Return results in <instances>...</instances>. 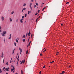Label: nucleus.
Masks as SVG:
<instances>
[{
	"label": "nucleus",
	"instance_id": "44",
	"mask_svg": "<svg viewBox=\"0 0 74 74\" xmlns=\"http://www.w3.org/2000/svg\"><path fill=\"white\" fill-rule=\"evenodd\" d=\"M3 55H2V56H1V58H3Z\"/></svg>",
	"mask_w": 74,
	"mask_h": 74
},
{
	"label": "nucleus",
	"instance_id": "10",
	"mask_svg": "<svg viewBox=\"0 0 74 74\" xmlns=\"http://www.w3.org/2000/svg\"><path fill=\"white\" fill-rule=\"evenodd\" d=\"M30 36V32H29L28 33V36L29 37Z\"/></svg>",
	"mask_w": 74,
	"mask_h": 74
},
{
	"label": "nucleus",
	"instance_id": "19",
	"mask_svg": "<svg viewBox=\"0 0 74 74\" xmlns=\"http://www.w3.org/2000/svg\"><path fill=\"white\" fill-rule=\"evenodd\" d=\"M29 14H30V11H28V14L29 15Z\"/></svg>",
	"mask_w": 74,
	"mask_h": 74
},
{
	"label": "nucleus",
	"instance_id": "48",
	"mask_svg": "<svg viewBox=\"0 0 74 74\" xmlns=\"http://www.w3.org/2000/svg\"><path fill=\"white\" fill-rule=\"evenodd\" d=\"M61 26H63V24H61Z\"/></svg>",
	"mask_w": 74,
	"mask_h": 74
},
{
	"label": "nucleus",
	"instance_id": "3",
	"mask_svg": "<svg viewBox=\"0 0 74 74\" xmlns=\"http://www.w3.org/2000/svg\"><path fill=\"white\" fill-rule=\"evenodd\" d=\"M5 34H6V32L5 31L3 32L2 34V36H5Z\"/></svg>",
	"mask_w": 74,
	"mask_h": 74
},
{
	"label": "nucleus",
	"instance_id": "1",
	"mask_svg": "<svg viewBox=\"0 0 74 74\" xmlns=\"http://www.w3.org/2000/svg\"><path fill=\"white\" fill-rule=\"evenodd\" d=\"M32 3H31L29 5V7L30 8L31 11L32 10Z\"/></svg>",
	"mask_w": 74,
	"mask_h": 74
},
{
	"label": "nucleus",
	"instance_id": "7",
	"mask_svg": "<svg viewBox=\"0 0 74 74\" xmlns=\"http://www.w3.org/2000/svg\"><path fill=\"white\" fill-rule=\"evenodd\" d=\"M23 20V19H21L20 20V22L21 23H22L23 22V21H22Z\"/></svg>",
	"mask_w": 74,
	"mask_h": 74
},
{
	"label": "nucleus",
	"instance_id": "53",
	"mask_svg": "<svg viewBox=\"0 0 74 74\" xmlns=\"http://www.w3.org/2000/svg\"><path fill=\"white\" fill-rule=\"evenodd\" d=\"M4 55V54L3 53H2V55Z\"/></svg>",
	"mask_w": 74,
	"mask_h": 74
},
{
	"label": "nucleus",
	"instance_id": "49",
	"mask_svg": "<svg viewBox=\"0 0 74 74\" xmlns=\"http://www.w3.org/2000/svg\"><path fill=\"white\" fill-rule=\"evenodd\" d=\"M0 32H1V30L0 29Z\"/></svg>",
	"mask_w": 74,
	"mask_h": 74
},
{
	"label": "nucleus",
	"instance_id": "11",
	"mask_svg": "<svg viewBox=\"0 0 74 74\" xmlns=\"http://www.w3.org/2000/svg\"><path fill=\"white\" fill-rule=\"evenodd\" d=\"M11 62H12V58H11V59L10 60V63H11Z\"/></svg>",
	"mask_w": 74,
	"mask_h": 74
},
{
	"label": "nucleus",
	"instance_id": "26",
	"mask_svg": "<svg viewBox=\"0 0 74 74\" xmlns=\"http://www.w3.org/2000/svg\"><path fill=\"white\" fill-rule=\"evenodd\" d=\"M23 10H26V8H23Z\"/></svg>",
	"mask_w": 74,
	"mask_h": 74
},
{
	"label": "nucleus",
	"instance_id": "14",
	"mask_svg": "<svg viewBox=\"0 0 74 74\" xmlns=\"http://www.w3.org/2000/svg\"><path fill=\"white\" fill-rule=\"evenodd\" d=\"M10 22H12V19H11V18H10Z\"/></svg>",
	"mask_w": 74,
	"mask_h": 74
},
{
	"label": "nucleus",
	"instance_id": "38",
	"mask_svg": "<svg viewBox=\"0 0 74 74\" xmlns=\"http://www.w3.org/2000/svg\"><path fill=\"white\" fill-rule=\"evenodd\" d=\"M45 65H44V66L43 67V68H45Z\"/></svg>",
	"mask_w": 74,
	"mask_h": 74
},
{
	"label": "nucleus",
	"instance_id": "2",
	"mask_svg": "<svg viewBox=\"0 0 74 74\" xmlns=\"http://www.w3.org/2000/svg\"><path fill=\"white\" fill-rule=\"evenodd\" d=\"M25 60H24L23 61V60H22V62L21 61H20V62H21V64H22V63H25Z\"/></svg>",
	"mask_w": 74,
	"mask_h": 74
},
{
	"label": "nucleus",
	"instance_id": "57",
	"mask_svg": "<svg viewBox=\"0 0 74 74\" xmlns=\"http://www.w3.org/2000/svg\"><path fill=\"white\" fill-rule=\"evenodd\" d=\"M23 10H23H23H22V12H23Z\"/></svg>",
	"mask_w": 74,
	"mask_h": 74
},
{
	"label": "nucleus",
	"instance_id": "41",
	"mask_svg": "<svg viewBox=\"0 0 74 74\" xmlns=\"http://www.w3.org/2000/svg\"><path fill=\"white\" fill-rule=\"evenodd\" d=\"M36 5H38V3H36Z\"/></svg>",
	"mask_w": 74,
	"mask_h": 74
},
{
	"label": "nucleus",
	"instance_id": "8",
	"mask_svg": "<svg viewBox=\"0 0 74 74\" xmlns=\"http://www.w3.org/2000/svg\"><path fill=\"white\" fill-rule=\"evenodd\" d=\"M10 37L9 38V40H10V39H11V35L10 34Z\"/></svg>",
	"mask_w": 74,
	"mask_h": 74
},
{
	"label": "nucleus",
	"instance_id": "52",
	"mask_svg": "<svg viewBox=\"0 0 74 74\" xmlns=\"http://www.w3.org/2000/svg\"><path fill=\"white\" fill-rule=\"evenodd\" d=\"M18 58H19V56H18Z\"/></svg>",
	"mask_w": 74,
	"mask_h": 74
},
{
	"label": "nucleus",
	"instance_id": "37",
	"mask_svg": "<svg viewBox=\"0 0 74 74\" xmlns=\"http://www.w3.org/2000/svg\"><path fill=\"white\" fill-rule=\"evenodd\" d=\"M40 12V10H38V13H39V12Z\"/></svg>",
	"mask_w": 74,
	"mask_h": 74
},
{
	"label": "nucleus",
	"instance_id": "40",
	"mask_svg": "<svg viewBox=\"0 0 74 74\" xmlns=\"http://www.w3.org/2000/svg\"><path fill=\"white\" fill-rule=\"evenodd\" d=\"M38 14V13H36V14H35V15H37Z\"/></svg>",
	"mask_w": 74,
	"mask_h": 74
},
{
	"label": "nucleus",
	"instance_id": "35",
	"mask_svg": "<svg viewBox=\"0 0 74 74\" xmlns=\"http://www.w3.org/2000/svg\"><path fill=\"white\" fill-rule=\"evenodd\" d=\"M14 53V50H13L12 53Z\"/></svg>",
	"mask_w": 74,
	"mask_h": 74
},
{
	"label": "nucleus",
	"instance_id": "61",
	"mask_svg": "<svg viewBox=\"0 0 74 74\" xmlns=\"http://www.w3.org/2000/svg\"><path fill=\"white\" fill-rule=\"evenodd\" d=\"M71 66H69V67H70Z\"/></svg>",
	"mask_w": 74,
	"mask_h": 74
},
{
	"label": "nucleus",
	"instance_id": "33",
	"mask_svg": "<svg viewBox=\"0 0 74 74\" xmlns=\"http://www.w3.org/2000/svg\"><path fill=\"white\" fill-rule=\"evenodd\" d=\"M22 18L23 19V18H24V16H23Z\"/></svg>",
	"mask_w": 74,
	"mask_h": 74
},
{
	"label": "nucleus",
	"instance_id": "34",
	"mask_svg": "<svg viewBox=\"0 0 74 74\" xmlns=\"http://www.w3.org/2000/svg\"><path fill=\"white\" fill-rule=\"evenodd\" d=\"M53 62H54V61H53L52 62H50V63H53Z\"/></svg>",
	"mask_w": 74,
	"mask_h": 74
},
{
	"label": "nucleus",
	"instance_id": "5",
	"mask_svg": "<svg viewBox=\"0 0 74 74\" xmlns=\"http://www.w3.org/2000/svg\"><path fill=\"white\" fill-rule=\"evenodd\" d=\"M19 49L21 52L20 54H21V53H22V49H21L20 47L19 48Z\"/></svg>",
	"mask_w": 74,
	"mask_h": 74
},
{
	"label": "nucleus",
	"instance_id": "51",
	"mask_svg": "<svg viewBox=\"0 0 74 74\" xmlns=\"http://www.w3.org/2000/svg\"><path fill=\"white\" fill-rule=\"evenodd\" d=\"M4 42H5V39H4Z\"/></svg>",
	"mask_w": 74,
	"mask_h": 74
},
{
	"label": "nucleus",
	"instance_id": "25",
	"mask_svg": "<svg viewBox=\"0 0 74 74\" xmlns=\"http://www.w3.org/2000/svg\"><path fill=\"white\" fill-rule=\"evenodd\" d=\"M14 11L12 12V13H11L12 14H12H13V13H14Z\"/></svg>",
	"mask_w": 74,
	"mask_h": 74
},
{
	"label": "nucleus",
	"instance_id": "6",
	"mask_svg": "<svg viewBox=\"0 0 74 74\" xmlns=\"http://www.w3.org/2000/svg\"><path fill=\"white\" fill-rule=\"evenodd\" d=\"M1 19L2 21H4V17L3 16H2Z\"/></svg>",
	"mask_w": 74,
	"mask_h": 74
},
{
	"label": "nucleus",
	"instance_id": "22",
	"mask_svg": "<svg viewBox=\"0 0 74 74\" xmlns=\"http://www.w3.org/2000/svg\"><path fill=\"white\" fill-rule=\"evenodd\" d=\"M23 42H25V39H23Z\"/></svg>",
	"mask_w": 74,
	"mask_h": 74
},
{
	"label": "nucleus",
	"instance_id": "39",
	"mask_svg": "<svg viewBox=\"0 0 74 74\" xmlns=\"http://www.w3.org/2000/svg\"><path fill=\"white\" fill-rule=\"evenodd\" d=\"M3 63H4V60H3Z\"/></svg>",
	"mask_w": 74,
	"mask_h": 74
},
{
	"label": "nucleus",
	"instance_id": "9",
	"mask_svg": "<svg viewBox=\"0 0 74 74\" xmlns=\"http://www.w3.org/2000/svg\"><path fill=\"white\" fill-rule=\"evenodd\" d=\"M45 8H46L45 7L44 8H43L42 10V11H44V10H45Z\"/></svg>",
	"mask_w": 74,
	"mask_h": 74
},
{
	"label": "nucleus",
	"instance_id": "4",
	"mask_svg": "<svg viewBox=\"0 0 74 74\" xmlns=\"http://www.w3.org/2000/svg\"><path fill=\"white\" fill-rule=\"evenodd\" d=\"M5 70L6 71H9V70H10V68H9V67H8L7 68H6L5 69Z\"/></svg>",
	"mask_w": 74,
	"mask_h": 74
},
{
	"label": "nucleus",
	"instance_id": "64",
	"mask_svg": "<svg viewBox=\"0 0 74 74\" xmlns=\"http://www.w3.org/2000/svg\"><path fill=\"white\" fill-rule=\"evenodd\" d=\"M62 74V73H60V74Z\"/></svg>",
	"mask_w": 74,
	"mask_h": 74
},
{
	"label": "nucleus",
	"instance_id": "55",
	"mask_svg": "<svg viewBox=\"0 0 74 74\" xmlns=\"http://www.w3.org/2000/svg\"><path fill=\"white\" fill-rule=\"evenodd\" d=\"M56 55H58V53H57Z\"/></svg>",
	"mask_w": 74,
	"mask_h": 74
},
{
	"label": "nucleus",
	"instance_id": "12",
	"mask_svg": "<svg viewBox=\"0 0 74 74\" xmlns=\"http://www.w3.org/2000/svg\"><path fill=\"white\" fill-rule=\"evenodd\" d=\"M28 50H27L26 52V54H27V53H28Z\"/></svg>",
	"mask_w": 74,
	"mask_h": 74
},
{
	"label": "nucleus",
	"instance_id": "16",
	"mask_svg": "<svg viewBox=\"0 0 74 74\" xmlns=\"http://www.w3.org/2000/svg\"><path fill=\"white\" fill-rule=\"evenodd\" d=\"M64 73H65L64 71H63L62 72V73H62V74H63Z\"/></svg>",
	"mask_w": 74,
	"mask_h": 74
},
{
	"label": "nucleus",
	"instance_id": "31",
	"mask_svg": "<svg viewBox=\"0 0 74 74\" xmlns=\"http://www.w3.org/2000/svg\"><path fill=\"white\" fill-rule=\"evenodd\" d=\"M42 56V54L41 53L40 54V56Z\"/></svg>",
	"mask_w": 74,
	"mask_h": 74
},
{
	"label": "nucleus",
	"instance_id": "13",
	"mask_svg": "<svg viewBox=\"0 0 74 74\" xmlns=\"http://www.w3.org/2000/svg\"><path fill=\"white\" fill-rule=\"evenodd\" d=\"M14 45L15 46H16V42H14Z\"/></svg>",
	"mask_w": 74,
	"mask_h": 74
},
{
	"label": "nucleus",
	"instance_id": "42",
	"mask_svg": "<svg viewBox=\"0 0 74 74\" xmlns=\"http://www.w3.org/2000/svg\"><path fill=\"white\" fill-rule=\"evenodd\" d=\"M28 34L27 33V34H26V36L27 37V36Z\"/></svg>",
	"mask_w": 74,
	"mask_h": 74
},
{
	"label": "nucleus",
	"instance_id": "62",
	"mask_svg": "<svg viewBox=\"0 0 74 74\" xmlns=\"http://www.w3.org/2000/svg\"><path fill=\"white\" fill-rule=\"evenodd\" d=\"M29 32L30 33V30H29Z\"/></svg>",
	"mask_w": 74,
	"mask_h": 74
},
{
	"label": "nucleus",
	"instance_id": "60",
	"mask_svg": "<svg viewBox=\"0 0 74 74\" xmlns=\"http://www.w3.org/2000/svg\"><path fill=\"white\" fill-rule=\"evenodd\" d=\"M57 53H58V54L59 53V52H58Z\"/></svg>",
	"mask_w": 74,
	"mask_h": 74
},
{
	"label": "nucleus",
	"instance_id": "50",
	"mask_svg": "<svg viewBox=\"0 0 74 74\" xmlns=\"http://www.w3.org/2000/svg\"><path fill=\"white\" fill-rule=\"evenodd\" d=\"M29 45H30V43H29Z\"/></svg>",
	"mask_w": 74,
	"mask_h": 74
},
{
	"label": "nucleus",
	"instance_id": "32",
	"mask_svg": "<svg viewBox=\"0 0 74 74\" xmlns=\"http://www.w3.org/2000/svg\"><path fill=\"white\" fill-rule=\"evenodd\" d=\"M69 2H66V4H69Z\"/></svg>",
	"mask_w": 74,
	"mask_h": 74
},
{
	"label": "nucleus",
	"instance_id": "46",
	"mask_svg": "<svg viewBox=\"0 0 74 74\" xmlns=\"http://www.w3.org/2000/svg\"><path fill=\"white\" fill-rule=\"evenodd\" d=\"M1 29V27H0V29Z\"/></svg>",
	"mask_w": 74,
	"mask_h": 74
},
{
	"label": "nucleus",
	"instance_id": "20",
	"mask_svg": "<svg viewBox=\"0 0 74 74\" xmlns=\"http://www.w3.org/2000/svg\"><path fill=\"white\" fill-rule=\"evenodd\" d=\"M5 64H6V65H8V62H7Z\"/></svg>",
	"mask_w": 74,
	"mask_h": 74
},
{
	"label": "nucleus",
	"instance_id": "27",
	"mask_svg": "<svg viewBox=\"0 0 74 74\" xmlns=\"http://www.w3.org/2000/svg\"><path fill=\"white\" fill-rule=\"evenodd\" d=\"M26 16H27V14H25V17H26Z\"/></svg>",
	"mask_w": 74,
	"mask_h": 74
},
{
	"label": "nucleus",
	"instance_id": "54",
	"mask_svg": "<svg viewBox=\"0 0 74 74\" xmlns=\"http://www.w3.org/2000/svg\"><path fill=\"white\" fill-rule=\"evenodd\" d=\"M17 64H18V61H17Z\"/></svg>",
	"mask_w": 74,
	"mask_h": 74
},
{
	"label": "nucleus",
	"instance_id": "36",
	"mask_svg": "<svg viewBox=\"0 0 74 74\" xmlns=\"http://www.w3.org/2000/svg\"><path fill=\"white\" fill-rule=\"evenodd\" d=\"M46 51V49L44 51H43V52H45Z\"/></svg>",
	"mask_w": 74,
	"mask_h": 74
},
{
	"label": "nucleus",
	"instance_id": "59",
	"mask_svg": "<svg viewBox=\"0 0 74 74\" xmlns=\"http://www.w3.org/2000/svg\"><path fill=\"white\" fill-rule=\"evenodd\" d=\"M19 55V54L18 53L17 54V55Z\"/></svg>",
	"mask_w": 74,
	"mask_h": 74
},
{
	"label": "nucleus",
	"instance_id": "28",
	"mask_svg": "<svg viewBox=\"0 0 74 74\" xmlns=\"http://www.w3.org/2000/svg\"><path fill=\"white\" fill-rule=\"evenodd\" d=\"M13 70H15V67H14V66H13Z\"/></svg>",
	"mask_w": 74,
	"mask_h": 74
},
{
	"label": "nucleus",
	"instance_id": "15",
	"mask_svg": "<svg viewBox=\"0 0 74 74\" xmlns=\"http://www.w3.org/2000/svg\"><path fill=\"white\" fill-rule=\"evenodd\" d=\"M38 18H38L36 20V22H37V21H38Z\"/></svg>",
	"mask_w": 74,
	"mask_h": 74
},
{
	"label": "nucleus",
	"instance_id": "23",
	"mask_svg": "<svg viewBox=\"0 0 74 74\" xmlns=\"http://www.w3.org/2000/svg\"><path fill=\"white\" fill-rule=\"evenodd\" d=\"M3 70L4 71H5V67H4V68H3Z\"/></svg>",
	"mask_w": 74,
	"mask_h": 74
},
{
	"label": "nucleus",
	"instance_id": "56",
	"mask_svg": "<svg viewBox=\"0 0 74 74\" xmlns=\"http://www.w3.org/2000/svg\"><path fill=\"white\" fill-rule=\"evenodd\" d=\"M16 22H18V19H17V20H16Z\"/></svg>",
	"mask_w": 74,
	"mask_h": 74
},
{
	"label": "nucleus",
	"instance_id": "43",
	"mask_svg": "<svg viewBox=\"0 0 74 74\" xmlns=\"http://www.w3.org/2000/svg\"><path fill=\"white\" fill-rule=\"evenodd\" d=\"M32 37H33V35L32 34L31 35V38H32Z\"/></svg>",
	"mask_w": 74,
	"mask_h": 74
},
{
	"label": "nucleus",
	"instance_id": "17",
	"mask_svg": "<svg viewBox=\"0 0 74 74\" xmlns=\"http://www.w3.org/2000/svg\"><path fill=\"white\" fill-rule=\"evenodd\" d=\"M0 73H2V71H1V69H0Z\"/></svg>",
	"mask_w": 74,
	"mask_h": 74
},
{
	"label": "nucleus",
	"instance_id": "21",
	"mask_svg": "<svg viewBox=\"0 0 74 74\" xmlns=\"http://www.w3.org/2000/svg\"><path fill=\"white\" fill-rule=\"evenodd\" d=\"M11 71L12 72V71H13V69H11Z\"/></svg>",
	"mask_w": 74,
	"mask_h": 74
},
{
	"label": "nucleus",
	"instance_id": "29",
	"mask_svg": "<svg viewBox=\"0 0 74 74\" xmlns=\"http://www.w3.org/2000/svg\"><path fill=\"white\" fill-rule=\"evenodd\" d=\"M26 5V3H24V5H23V6H25V5Z\"/></svg>",
	"mask_w": 74,
	"mask_h": 74
},
{
	"label": "nucleus",
	"instance_id": "47",
	"mask_svg": "<svg viewBox=\"0 0 74 74\" xmlns=\"http://www.w3.org/2000/svg\"><path fill=\"white\" fill-rule=\"evenodd\" d=\"M36 7V5H34V7Z\"/></svg>",
	"mask_w": 74,
	"mask_h": 74
},
{
	"label": "nucleus",
	"instance_id": "18",
	"mask_svg": "<svg viewBox=\"0 0 74 74\" xmlns=\"http://www.w3.org/2000/svg\"><path fill=\"white\" fill-rule=\"evenodd\" d=\"M21 74H23V71L22 70L21 71Z\"/></svg>",
	"mask_w": 74,
	"mask_h": 74
},
{
	"label": "nucleus",
	"instance_id": "63",
	"mask_svg": "<svg viewBox=\"0 0 74 74\" xmlns=\"http://www.w3.org/2000/svg\"><path fill=\"white\" fill-rule=\"evenodd\" d=\"M6 74H8V73H6Z\"/></svg>",
	"mask_w": 74,
	"mask_h": 74
},
{
	"label": "nucleus",
	"instance_id": "24",
	"mask_svg": "<svg viewBox=\"0 0 74 74\" xmlns=\"http://www.w3.org/2000/svg\"><path fill=\"white\" fill-rule=\"evenodd\" d=\"M25 35H24L23 36V38H25Z\"/></svg>",
	"mask_w": 74,
	"mask_h": 74
},
{
	"label": "nucleus",
	"instance_id": "58",
	"mask_svg": "<svg viewBox=\"0 0 74 74\" xmlns=\"http://www.w3.org/2000/svg\"><path fill=\"white\" fill-rule=\"evenodd\" d=\"M16 74H18V73H16Z\"/></svg>",
	"mask_w": 74,
	"mask_h": 74
},
{
	"label": "nucleus",
	"instance_id": "30",
	"mask_svg": "<svg viewBox=\"0 0 74 74\" xmlns=\"http://www.w3.org/2000/svg\"><path fill=\"white\" fill-rule=\"evenodd\" d=\"M16 42H18V40L17 39H16Z\"/></svg>",
	"mask_w": 74,
	"mask_h": 74
},
{
	"label": "nucleus",
	"instance_id": "45",
	"mask_svg": "<svg viewBox=\"0 0 74 74\" xmlns=\"http://www.w3.org/2000/svg\"><path fill=\"white\" fill-rule=\"evenodd\" d=\"M34 1V0H31V1H32V2H33Z\"/></svg>",
	"mask_w": 74,
	"mask_h": 74
}]
</instances>
